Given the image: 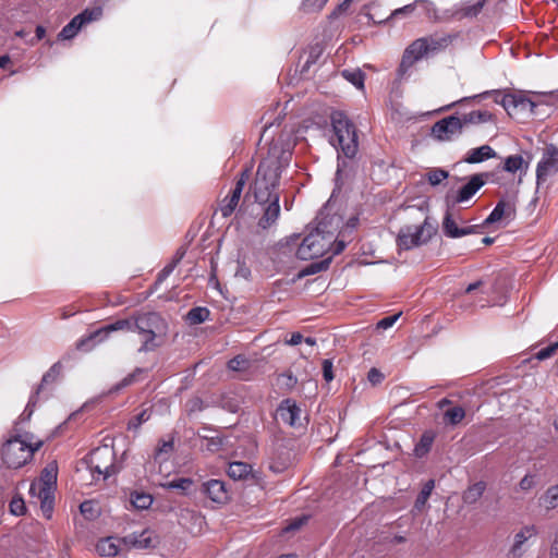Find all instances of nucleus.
Returning <instances> with one entry per match:
<instances>
[{
	"label": "nucleus",
	"instance_id": "obj_55",
	"mask_svg": "<svg viewBox=\"0 0 558 558\" xmlns=\"http://www.w3.org/2000/svg\"><path fill=\"white\" fill-rule=\"evenodd\" d=\"M359 221H360V219H359V217H357V216H352V217H350V218L348 219V221H347V223H345V225H343V223H342V227H341V230L339 231V234H340L342 238H344V236H345V235H344V234H345V232H347V231H353V230L357 227Z\"/></svg>",
	"mask_w": 558,
	"mask_h": 558
},
{
	"label": "nucleus",
	"instance_id": "obj_53",
	"mask_svg": "<svg viewBox=\"0 0 558 558\" xmlns=\"http://www.w3.org/2000/svg\"><path fill=\"white\" fill-rule=\"evenodd\" d=\"M323 377L327 383H330L333 379V364L332 361L326 359L323 361Z\"/></svg>",
	"mask_w": 558,
	"mask_h": 558
},
{
	"label": "nucleus",
	"instance_id": "obj_60",
	"mask_svg": "<svg viewBox=\"0 0 558 558\" xmlns=\"http://www.w3.org/2000/svg\"><path fill=\"white\" fill-rule=\"evenodd\" d=\"M522 490H529L534 486V478L531 475H525L519 483Z\"/></svg>",
	"mask_w": 558,
	"mask_h": 558
},
{
	"label": "nucleus",
	"instance_id": "obj_31",
	"mask_svg": "<svg viewBox=\"0 0 558 558\" xmlns=\"http://www.w3.org/2000/svg\"><path fill=\"white\" fill-rule=\"evenodd\" d=\"M486 489V484L484 482H477L463 493L462 499L466 505H474L484 494Z\"/></svg>",
	"mask_w": 558,
	"mask_h": 558
},
{
	"label": "nucleus",
	"instance_id": "obj_4",
	"mask_svg": "<svg viewBox=\"0 0 558 558\" xmlns=\"http://www.w3.org/2000/svg\"><path fill=\"white\" fill-rule=\"evenodd\" d=\"M166 328L162 317L155 312L140 313L133 316V331L142 337L138 352H150L159 347L156 342L158 333Z\"/></svg>",
	"mask_w": 558,
	"mask_h": 558
},
{
	"label": "nucleus",
	"instance_id": "obj_42",
	"mask_svg": "<svg viewBox=\"0 0 558 558\" xmlns=\"http://www.w3.org/2000/svg\"><path fill=\"white\" fill-rule=\"evenodd\" d=\"M424 38L426 39L428 53L445 49L451 41L449 36H444V37L429 36V37H424Z\"/></svg>",
	"mask_w": 558,
	"mask_h": 558
},
{
	"label": "nucleus",
	"instance_id": "obj_12",
	"mask_svg": "<svg viewBox=\"0 0 558 558\" xmlns=\"http://www.w3.org/2000/svg\"><path fill=\"white\" fill-rule=\"evenodd\" d=\"M463 128L460 121V117L450 116L437 121L430 130V134L434 138L448 142L462 134Z\"/></svg>",
	"mask_w": 558,
	"mask_h": 558
},
{
	"label": "nucleus",
	"instance_id": "obj_24",
	"mask_svg": "<svg viewBox=\"0 0 558 558\" xmlns=\"http://www.w3.org/2000/svg\"><path fill=\"white\" fill-rule=\"evenodd\" d=\"M514 204L512 202L501 199L497 203V205L488 215V217L480 226L486 227L501 220L502 218H512L514 216Z\"/></svg>",
	"mask_w": 558,
	"mask_h": 558
},
{
	"label": "nucleus",
	"instance_id": "obj_15",
	"mask_svg": "<svg viewBox=\"0 0 558 558\" xmlns=\"http://www.w3.org/2000/svg\"><path fill=\"white\" fill-rule=\"evenodd\" d=\"M488 177L487 172L471 175L469 181L457 192L453 204L468 203L485 185Z\"/></svg>",
	"mask_w": 558,
	"mask_h": 558
},
{
	"label": "nucleus",
	"instance_id": "obj_51",
	"mask_svg": "<svg viewBox=\"0 0 558 558\" xmlns=\"http://www.w3.org/2000/svg\"><path fill=\"white\" fill-rule=\"evenodd\" d=\"M401 316V313L390 315L387 317H384L377 323V329L386 330L395 325V323L399 319Z\"/></svg>",
	"mask_w": 558,
	"mask_h": 558
},
{
	"label": "nucleus",
	"instance_id": "obj_62",
	"mask_svg": "<svg viewBox=\"0 0 558 558\" xmlns=\"http://www.w3.org/2000/svg\"><path fill=\"white\" fill-rule=\"evenodd\" d=\"M350 3L351 2H340L337 5L336 10L331 13V17H336L339 14L345 13L349 10V8H350Z\"/></svg>",
	"mask_w": 558,
	"mask_h": 558
},
{
	"label": "nucleus",
	"instance_id": "obj_32",
	"mask_svg": "<svg viewBox=\"0 0 558 558\" xmlns=\"http://www.w3.org/2000/svg\"><path fill=\"white\" fill-rule=\"evenodd\" d=\"M529 162L521 155H511L505 159L504 170L509 173H515L519 170L526 172Z\"/></svg>",
	"mask_w": 558,
	"mask_h": 558
},
{
	"label": "nucleus",
	"instance_id": "obj_11",
	"mask_svg": "<svg viewBox=\"0 0 558 558\" xmlns=\"http://www.w3.org/2000/svg\"><path fill=\"white\" fill-rule=\"evenodd\" d=\"M291 449L283 440L275 441L268 452V468L275 474H281L291 465Z\"/></svg>",
	"mask_w": 558,
	"mask_h": 558
},
{
	"label": "nucleus",
	"instance_id": "obj_2",
	"mask_svg": "<svg viewBox=\"0 0 558 558\" xmlns=\"http://www.w3.org/2000/svg\"><path fill=\"white\" fill-rule=\"evenodd\" d=\"M335 138L331 144L338 150V167L336 181L341 180L347 172L348 162L341 158L340 153L347 159H353L359 149L356 129L352 121L342 111H335L330 117Z\"/></svg>",
	"mask_w": 558,
	"mask_h": 558
},
{
	"label": "nucleus",
	"instance_id": "obj_35",
	"mask_svg": "<svg viewBox=\"0 0 558 558\" xmlns=\"http://www.w3.org/2000/svg\"><path fill=\"white\" fill-rule=\"evenodd\" d=\"M465 417V411L462 407L457 405L449 408L444 412V423L446 425L456 426Z\"/></svg>",
	"mask_w": 558,
	"mask_h": 558
},
{
	"label": "nucleus",
	"instance_id": "obj_21",
	"mask_svg": "<svg viewBox=\"0 0 558 558\" xmlns=\"http://www.w3.org/2000/svg\"><path fill=\"white\" fill-rule=\"evenodd\" d=\"M442 232L447 238L457 239L469 234L478 233L481 228L480 225H473L468 227L459 228L454 221L451 213L448 210L442 219Z\"/></svg>",
	"mask_w": 558,
	"mask_h": 558
},
{
	"label": "nucleus",
	"instance_id": "obj_19",
	"mask_svg": "<svg viewBox=\"0 0 558 558\" xmlns=\"http://www.w3.org/2000/svg\"><path fill=\"white\" fill-rule=\"evenodd\" d=\"M119 330L133 331V316L130 318L118 319L112 324L106 325L105 327L90 333V336L88 338L81 339L77 342L76 347H77V349H82L88 341L96 340V339H98L99 341H102L105 338L108 337V335L110 332L119 331Z\"/></svg>",
	"mask_w": 558,
	"mask_h": 558
},
{
	"label": "nucleus",
	"instance_id": "obj_61",
	"mask_svg": "<svg viewBox=\"0 0 558 558\" xmlns=\"http://www.w3.org/2000/svg\"><path fill=\"white\" fill-rule=\"evenodd\" d=\"M303 341V336L300 332H293L290 339L284 340L287 345H298Z\"/></svg>",
	"mask_w": 558,
	"mask_h": 558
},
{
	"label": "nucleus",
	"instance_id": "obj_56",
	"mask_svg": "<svg viewBox=\"0 0 558 558\" xmlns=\"http://www.w3.org/2000/svg\"><path fill=\"white\" fill-rule=\"evenodd\" d=\"M323 49L319 46H315L311 49L308 57L305 61L304 69H308L311 64L315 63L319 56L322 54Z\"/></svg>",
	"mask_w": 558,
	"mask_h": 558
},
{
	"label": "nucleus",
	"instance_id": "obj_20",
	"mask_svg": "<svg viewBox=\"0 0 558 558\" xmlns=\"http://www.w3.org/2000/svg\"><path fill=\"white\" fill-rule=\"evenodd\" d=\"M60 369H61V365L59 362H57L48 369L47 373L44 374L40 385L38 386L36 391L29 397L28 403H27L24 412L22 413V417L24 420L31 418V416L34 413L36 403H37L38 396L41 392L44 386L47 384L53 383L57 379V377L59 376Z\"/></svg>",
	"mask_w": 558,
	"mask_h": 558
},
{
	"label": "nucleus",
	"instance_id": "obj_38",
	"mask_svg": "<svg viewBox=\"0 0 558 558\" xmlns=\"http://www.w3.org/2000/svg\"><path fill=\"white\" fill-rule=\"evenodd\" d=\"M434 442V434L426 432L422 435L420 441L415 445L414 453L416 457H424L432 448Z\"/></svg>",
	"mask_w": 558,
	"mask_h": 558
},
{
	"label": "nucleus",
	"instance_id": "obj_52",
	"mask_svg": "<svg viewBox=\"0 0 558 558\" xmlns=\"http://www.w3.org/2000/svg\"><path fill=\"white\" fill-rule=\"evenodd\" d=\"M557 349H558L557 342L549 344L548 347L541 349L536 353V359L539 361L549 359L550 356H553V354L556 352Z\"/></svg>",
	"mask_w": 558,
	"mask_h": 558
},
{
	"label": "nucleus",
	"instance_id": "obj_64",
	"mask_svg": "<svg viewBox=\"0 0 558 558\" xmlns=\"http://www.w3.org/2000/svg\"><path fill=\"white\" fill-rule=\"evenodd\" d=\"M549 558H558V535L550 545Z\"/></svg>",
	"mask_w": 558,
	"mask_h": 558
},
{
	"label": "nucleus",
	"instance_id": "obj_54",
	"mask_svg": "<svg viewBox=\"0 0 558 558\" xmlns=\"http://www.w3.org/2000/svg\"><path fill=\"white\" fill-rule=\"evenodd\" d=\"M206 439V449L210 452L218 451L222 446V440L219 437L203 436Z\"/></svg>",
	"mask_w": 558,
	"mask_h": 558
},
{
	"label": "nucleus",
	"instance_id": "obj_37",
	"mask_svg": "<svg viewBox=\"0 0 558 558\" xmlns=\"http://www.w3.org/2000/svg\"><path fill=\"white\" fill-rule=\"evenodd\" d=\"M331 263V257L325 258L323 260L312 263L304 267L298 275L299 278H303L306 276L315 275L320 271L327 270Z\"/></svg>",
	"mask_w": 558,
	"mask_h": 558
},
{
	"label": "nucleus",
	"instance_id": "obj_34",
	"mask_svg": "<svg viewBox=\"0 0 558 558\" xmlns=\"http://www.w3.org/2000/svg\"><path fill=\"white\" fill-rule=\"evenodd\" d=\"M173 449H174L173 437H170L168 440H160L155 450V453H154L155 461H159V462L167 461L169 456L173 451Z\"/></svg>",
	"mask_w": 558,
	"mask_h": 558
},
{
	"label": "nucleus",
	"instance_id": "obj_28",
	"mask_svg": "<svg viewBox=\"0 0 558 558\" xmlns=\"http://www.w3.org/2000/svg\"><path fill=\"white\" fill-rule=\"evenodd\" d=\"M494 157H496V151L489 145H482L469 150L464 161L468 163H480Z\"/></svg>",
	"mask_w": 558,
	"mask_h": 558
},
{
	"label": "nucleus",
	"instance_id": "obj_39",
	"mask_svg": "<svg viewBox=\"0 0 558 558\" xmlns=\"http://www.w3.org/2000/svg\"><path fill=\"white\" fill-rule=\"evenodd\" d=\"M151 413H153V409L151 408H146V409H143L138 414L134 415L128 423V429L129 430H133V432H137L140 429V427L146 423L147 421H149V418L151 417Z\"/></svg>",
	"mask_w": 558,
	"mask_h": 558
},
{
	"label": "nucleus",
	"instance_id": "obj_6",
	"mask_svg": "<svg viewBox=\"0 0 558 558\" xmlns=\"http://www.w3.org/2000/svg\"><path fill=\"white\" fill-rule=\"evenodd\" d=\"M114 461V450L112 447L107 445L95 448L85 458L88 470L92 472L94 477L95 474H97V480L100 476L102 480H107L109 476L118 472Z\"/></svg>",
	"mask_w": 558,
	"mask_h": 558
},
{
	"label": "nucleus",
	"instance_id": "obj_27",
	"mask_svg": "<svg viewBox=\"0 0 558 558\" xmlns=\"http://www.w3.org/2000/svg\"><path fill=\"white\" fill-rule=\"evenodd\" d=\"M151 531L144 530L141 533H132L125 537L122 538V542L130 547L138 548V549H146L151 547Z\"/></svg>",
	"mask_w": 558,
	"mask_h": 558
},
{
	"label": "nucleus",
	"instance_id": "obj_10",
	"mask_svg": "<svg viewBox=\"0 0 558 558\" xmlns=\"http://www.w3.org/2000/svg\"><path fill=\"white\" fill-rule=\"evenodd\" d=\"M330 244V236H326L317 230H314L303 239L296 251V256L302 260L319 257L324 255L325 252L329 251Z\"/></svg>",
	"mask_w": 558,
	"mask_h": 558
},
{
	"label": "nucleus",
	"instance_id": "obj_44",
	"mask_svg": "<svg viewBox=\"0 0 558 558\" xmlns=\"http://www.w3.org/2000/svg\"><path fill=\"white\" fill-rule=\"evenodd\" d=\"M541 504L546 509H555L558 507V485L549 487L541 499Z\"/></svg>",
	"mask_w": 558,
	"mask_h": 558
},
{
	"label": "nucleus",
	"instance_id": "obj_23",
	"mask_svg": "<svg viewBox=\"0 0 558 558\" xmlns=\"http://www.w3.org/2000/svg\"><path fill=\"white\" fill-rule=\"evenodd\" d=\"M533 535H535L534 526H524L517 532L513 536V543L508 550L507 557L522 558L526 551L525 544Z\"/></svg>",
	"mask_w": 558,
	"mask_h": 558
},
{
	"label": "nucleus",
	"instance_id": "obj_3",
	"mask_svg": "<svg viewBox=\"0 0 558 558\" xmlns=\"http://www.w3.org/2000/svg\"><path fill=\"white\" fill-rule=\"evenodd\" d=\"M291 157V150L284 149L278 144H272L269 147L268 156L260 161L256 171L255 182L258 198L266 195L267 186L279 185L280 172L289 166Z\"/></svg>",
	"mask_w": 558,
	"mask_h": 558
},
{
	"label": "nucleus",
	"instance_id": "obj_50",
	"mask_svg": "<svg viewBox=\"0 0 558 558\" xmlns=\"http://www.w3.org/2000/svg\"><path fill=\"white\" fill-rule=\"evenodd\" d=\"M185 255V251L183 248H179L173 257V259L166 265L162 270L168 274L169 276L172 274V271L175 269L178 264L182 260V258Z\"/></svg>",
	"mask_w": 558,
	"mask_h": 558
},
{
	"label": "nucleus",
	"instance_id": "obj_40",
	"mask_svg": "<svg viewBox=\"0 0 558 558\" xmlns=\"http://www.w3.org/2000/svg\"><path fill=\"white\" fill-rule=\"evenodd\" d=\"M341 75L348 82H350L352 85H354L356 88H359V89H363L364 88L365 74L360 69H356V70H343L341 72Z\"/></svg>",
	"mask_w": 558,
	"mask_h": 558
},
{
	"label": "nucleus",
	"instance_id": "obj_9",
	"mask_svg": "<svg viewBox=\"0 0 558 558\" xmlns=\"http://www.w3.org/2000/svg\"><path fill=\"white\" fill-rule=\"evenodd\" d=\"M57 481V473L53 470L45 469L38 482H33L29 494L38 496L40 506L47 518H50L53 504V486Z\"/></svg>",
	"mask_w": 558,
	"mask_h": 558
},
{
	"label": "nucleus",
	"instance_id": "obj_25",
	"mask_svg": "<svg viewBox=\"0 0 558 558\" xmlns=\"http://www.w3.org/2000/svg\"><path fill=\"white\" fill-rule=\"evenodd\" d=\"M203 493L213 501L222 504L228 500L226 484L219 480H210L202 484Z\"/></svg>",
	"mask_w": 558,
	"mask_h": 558
},
{
	"label": "nucleus",
	"instance_id": "obj_17",
	"mask_svg": "<svg viewBox=\"0 0 558 558\" xmlns=\"http://www.w3.org/2000/svg\"><path fill=\"white\" fill-rule=\"evenodd\" d=\"M316 220L317 227L315 230L326 236H330V239L333 238L337 231L341 230L343 223L342 217L338 214H331L327 206L319 211Z\"/></svg>",
	"mask_w": 558,
	"mask_h": 558
},
{
	"label": "nucleus",
	"instance_id": "obj_46",
	"mask_svg": "<svg viewBox=\"0 0 558 558\" xmlns=\"http://www.w3.org/2000/svg\"><path fill=\"white\" fill-rule=\"evenodd\" d=\"M251 366V361L243 354H239L228 362V368L233 372H244Z\"/></svg>",
	"mask_w": 558,
	"mask_h": 558
},
{
	"label": "nucleus",
	"instance_id": "obj_7",
	"mask_svg": "<svg viewBox=\"0 0 558 558\" xmlns=\"http://www.w3.org/2000/svg\"><path fill=\"white\" fill-rule=\"evenodd\" d=\"M436 228L426 218L420 226H404L397 236V245L400 250L409 251L427 243L435 234Z\"/></svg>",
	"mask_w": 558,
	"mask_h": 558
},
{
	"label": "nucleus",
	"instance_id": "obj_8",
	"mask_svg": "<svg viewBox=\"0 0 558 558\" xmlns=\"http://www.w3.org/2000/svg\"><path fill=\"white\" fill-rule=\"evenodd\" d=\"M277 186H267L266 195L263 198L257 197L256 182L253 184L255 201L262 206L263 215L258 219V227L266 230L274 226L280 216V195L276 192Z\"/></svg>",
	"mask_w": 558,
	"mask_h": 558
},
{
	"label": "nucleus",
	"instance_id": "obj_30",
	"mask_svg": "<svg viewBox=\"0 0 558 558\" xmlns=\"http://www.w3.org/2000/svg\"><path fill=\"white\" fill-rule=\"evenodd\" d=\"M493 114L488 111L475 110L460 117L462 128L470 124H481L492 120Z\"/></svg>",
	"mask_w": 558,
	"mask_h": 558
},
{
	"label": "nucleus",
	"instance_id": "obj_48",
	"mask_svg": "<svg viewBox=\"0 0 558 558\" xmlns=\"http://www.w3.org/2000/svg\"><path fill=\"white\" fill-rule=\"evenodd\" d=\"M448 177L449 172L440 168H435L427 173V180L433 186L440 184Z\"/></svg>",
	"mask_w": 558,
	"mask_h": 558
},
{
	"label": "nucleus",
	"instance_id": "obj_47",
	"mask_svg": "<svg viewBox=\"0 0 558 558\" xmlns=\"http://www.w3.org/2000/svg\"><path fill=\"white\" fill-rule=\"evenodd\" d=\"M145 373V369L142 367H136L131 374L125 376L119 384L116 386V390L123 389L128 386L133 385L138 380V377Z\"/></svg>",
	"mask_w": 558,
	"mask_h": 558
},
{
	"label": "nucleus",
	"instance_id": "obj_1",
	"mask_svg": "<svg viewBox=\"0 0 558 558\" xmlns=\"http://www.w3.org/2000/svg\"><path fill=\"white\" fill-rule=\"evenodd\" d=\"M485 2H476L468 8H458L453 2H411L402 8L393 9L386 19H375L374 13H369L375 23H383L389 19L399 20L414 14L417 10L425 13L426 17L433 22H449L451 20H462L464 17L476 16L483 9Z\"/></svg>",
	"mask_w": 558,
	"mask_h": 558
},
{
	"label": "nucleus",
	"instance_id": "obj_36",
	"mask_svg": "<svg viewBox=\"0 0 558 558\" xmlns=\"http://www.w3.org/2000/svg\"><path fill=\"white\" fill-rule=\"evenodd\" d=\"M434 487H435L434 480H428L424 484V486L422 487L421 492L418 493L415 504H414V508L416 510L421 511L426 506L427 500L430 497Z\"/></svg>",
	"mask_w": 558,
	"mask_h": 558
},
{
	"label": "nucleus",
	"instance_id": "obj_13",
	"mask_svg": "<svg viewBox=\"0 0 558 558\" xmlns=\"http://www.w3.org/2000/svg\"><path fill=\"white\" fill-rule=\"evenodd\" d=\"M558 172V148L554 145L547 146L536 167L537 184L545 182L548 177Z\"/></svg>",
	"mask_w": 558,
	"mask_h": 558
},
{
	"label": "nucleus",
	"instance_id": "obj_41",
	"mask_svg": "<svg viewBox=\"0 0 558 558\" xmlns=\"http://www.w3.org/2000/svg\"><path fill=\"white\" fill-rule=\"evenodd\" d=\"M131 502L136 509H148L153 504V497L149 494L134 492L131 494Z\"/></svg>",
	"mask_w": 558,
	"mask_h": 558
},
{
	"label": "nucleus",
	"instance_id": "obj_5",
	"mask_svg": "<svg viewBox=\"0 0 558 558\" xmlns=\"http://www.w3.org/2000/svg\"><path fill=\"white\" fill-rule=\"evenodd\" d=\"M41 445V441L32 444L20 435L14 436L2 445L1 459L9 469H20L33 458Z\"/></svg>",
	"mask_w": 558,
	"mask_h": 558
},
{
	"label": "nucleus",
	"instance_id": "obj_45",
	"mask_svg": "<svg viewBox=\"0 0 558 558\" xmlns=\"http://www.w3.org/2000/svg\"><path fill=\"white\" fill-rule=\"evenodd\" d=\"M193 485V481L187 477H180L165 483L162 486L167 489H177L183 494L187 493Z\"/></svg>",
	"mask_w": 558,
	"mask_h": 558
},
{
	"label": "nucleus",
	"instance_id": "obj_49",
	"mask_svg": "<svg viewBox=\"0 0 558 558\" xmlns=\"http://www.w3.org/2000/svg\"><path fill=\"white\" fill-rule=\"evenodd\" d=\"M10 511L14 515H23L26 511L23 498L14 497L10 502Z\"/></svg>",
	"mask_w": 558,
	"mask_h": 558
},
{
	"label": "nucleus",
	"instance_id": "obj_18",
	"mask_svg": "<svg viewBox=\"0 0 558 558\" xmlns=\"http://www.w3.org/2000/svg\"><path fill=\"white\" fill-rule=\"evenodd\" d=\"M248 177H250L248 170H244L241 173L240 178L236 180L235 185L231 191V194L222 199V202L220 204V208H219L222 217L227 218V217L231 216L233 214V211L235 210V208L239 204L243 187L248 180Z\"/></svg>",
	"mask_w": 558,
	"mask_h": 558
},
{
	"label": "nucleus",
	"instance_id": "obj_26",
	"mask_svg": "<svg viewBox=\"0 0 558 558\" xmlns=\"http://www.w3.org/2000/svg\"><path fill=\"white\" fill-rule=\"evenodd\" d=\"M501 105L507 111L511 108H520L521 110H529L534 113L536 104L524 95L508 94L504 95Z\"/></svg>",
	"mask_w": 558,
	"mask_h": 558
},
{
	"label": "nucleus",
	"instance_id": "obj_43",
	"mask_svg": "<svg viewBox=\"0 0 558 558\" xmlns=\"http://www.w3.org/2000/svg\"><path fill=\"white\" fill-rule=\"evenodd\" d=\"M209 314H210V312L208 308L198 306V307L191 308L187 313L186 318L190 322V324L197 325V324H202L205 320H207L209 317Z\"/></svg>",
	"mask_w": 558,
	"mask_h": 558
},
{
	"label": "nucleus",
	"instance_id": "obj_57",
	"mask_svg": "<svg viewBox=\"0 0 558 558\" xmlns=\"http://www.w3.org/2000/svg\"><path fill=\"white\" fill-rule=\"evenodd\" d=\"M345 246L347 242L344 239H336L335 241L331 239L329 250L331 251L332 255H339L344 251Z\"/></svg>",
	"mask_w": 558,
	"mask_h": 558
},
{
	"label": "nucleus",
	"instance_id": "obj_59",
	"mask_svg": "<svg viewBox=\"0 0 558 558\" xmlns=\"http://www.w3.org/2000/svg\"><path fill=\"white\" fill-rule=\"evenodd\" d=\"M367 378L373 385H377L381 383L384 375L377 368L373 367L369 369Z\"/></svg>",
	"mask_w": 558,
	"mask_h": 558
},
{
	"label": "nucleus",
	"instance_id": "obj_33",
	"mask_svg": "<svg viewBox=\"0 0 558 558\" xmlns=\"http://www.w3.org/2000/svg\"><path fill=\"white\" fill-rule=\"evenodd\" d=\"M251 472L252 466L241 461L231 462L228 468V475L233 480H245Z\"/></svg>",
	"mask_w": 558,
	"mask_h": 558
},
{
	"label": "nucleus",
	"instance_id": "obj_16",
	"mask_svg": "<svg viewBox=\"0 0 558 558\" xmlns=\"http://www.w3.org/2000/svg\"><path fill=\"white\" fill-rule=\"evenodd\" d=\"M427 45L425 38L414 40L405 50L399 66V73L403 75L416 61L427 56Z\"/></svg>",
	"mask_w": 558,
	"mask_h": 558
},
{
	"label": "nucleus",
	"instance_id": "obj_63",
	"mask_svg": "<svg viewBox=\"0 0 558 558\" xmlns=\"http://www.w3.org/2000/svg\"><path fill=\"white\" fill-rule=\"evenodd\" d=\"M306 519L305 518H301V519H296L294 520L293 522H291L286 529L284 531H294V530H298L302 526V524L304 523Z\"/></svg>",
	"mask_w": 558,
	"mask_h": 558
},
{
	"label": "nucleus",
	"instance_id": "obj_29",
	"mask_svg": "<svg viewBox=\"0 0 558 558\" xmlns=\"http://www.w3.org/2000/svg\"><path fill=\"white\" fill-rule=\"evenodd\" d=\"M122 539L116 537H106L100 539L96 545V550L100 556L114 557L120 549V543Z\"/></svg>",
	"mask_w": 558,
	"mask_h": 558
},
{
	"label": "nucleus",
	"instance_id": "obj_22",
	"mask_svg": "<svg viewBox=\"0 0 558 558\" xmlns=\"http://www.w3.org/2000/svg\"><path fill=\"white\" fill-rule=\"evenodd\" d=\"M301 409L296 405L295 401L291 399H284L280 402L278 409H277V417L292 426H300V417H301Z\"/></svg>",
	"mask_w": 558,
	"mask_h": 558
},
{
	"label": "nucleus",
	"instance_id": "obj_14",
	"mask_svg": "<svg viewBox=\"0 0 558 558\" xmlns=\"http://www.w3.org/2000/svg\"><path fill=\"white\" fill-rule=\"evenodd\" d=\"M101 15L99 8L86 9L82 13L74 16L59 33L60 39H72L78 33L83 25L92 21H96Z\"/></svg>",
	"mask_w": 558,
	"mask_h": 558
},
{
	"label": "nucleus",
	"instance_id": "obj_58",
	"mask_svg": "<svg viewBox=\"0 0 558 558\" xmlns=\"http://www.w3.org/2000/svg\"><path fill=\"white\" fill-rule=\"evenodd\" d=\"M250 276H251V269L245 265V263L238 262L235 277L248 279Z\"/></svg>",
	"mask_w": 558,
	"mask_h": 558
}]
</instances>
